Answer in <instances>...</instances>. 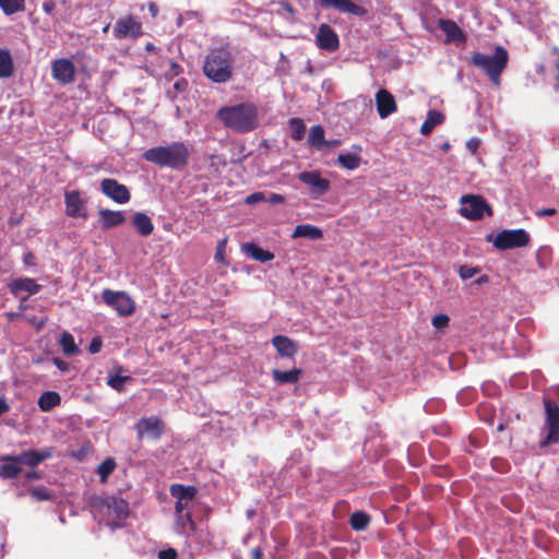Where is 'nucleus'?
Returning a JSON list of instances; mask_svg holds the SVG:
<instances>
[{
    "label": "nucleus",
    "mask_w": 559,
    "mask_h": 559,
    "mask_svg": "<svg viewBox=\"0 0 559 559\" xmlns=\"http://www.w3.org/2000/svg\"><path fill=\"white\" fill-rule=\"evenodd\" d=\"M530 240V234L522 228L504 229L497 234L493 246L499 250H508L525 247L528 245Z\"/></svg>",
    "instance_id": "1a4fd4ad"
},
{
    "label": "nucleus",
    "mask_w": 559,
    "mask_h": 559,
    "mask_svg": "<svg viewBox=\"0 0 559 559\" xmlns=\"http://www.w3.org/2000/svg\"><path fill=\"white\" fill-rule=\"evenodd\" d=\"M116 39H136L143 35L142 23L133 15H127L116 21L112 29Z\"/></svg>",
    "instance_id": "9d476101"
},
{
    "label": "nucleus",
    "mask_w": 559,
    "mask_h": 559,
    "mask_svg": "<svg viewBox=\"0 0 559 559\" xmlns=\"http://www.w3.org/2000/svg\"><path fill=\"white\" fill-rule=\"evenodd\" d=\"M8 288L13 295H17L20 292H26L34 295L40 292L41 285L37 284L33 278L20 277L12 280L8 284Z\"/></svg>",
    "instance_id": "5701e85b"
},
{
    "label": "nucleus",
    "mask_w": 559,
    "mask_h": 559,
    "mask_svg": "<svg viewBox=\"0 0 559 559\" xmlns=\"http://www.w3.org/2000/svg\"><path fill=\"white\" fill-rule=\"evenodd\" d=\"M95 506L106 510L108 518H112L118 521L126 520L129 515V504L122 498L98 497Z\"/></svg>",
    "instance_id": "ddd939ff"
},
{
    "label": "nucleus",
    "mask_w": 559,
    "mask_h": 559,
    "mask_svg": "<svg viewBox=\"0 0 559 559\" xmlns=\"http://www.w3.org/2000/svg\"><path fill=\"white\" fill-rule=\"evenodd\" d=\"M292 238H307L310 240H320L323 238V231L321 228L310 225L300 224L297 225L292 234Z\"/></svg>",
    "instance_id": "a878e982"
},
{
    "label": "nucleus",
    "mask_w": 559,
    "mask_h": 559,
    "mask_svg": "<svg viewBox=\"0 0 559 559\" xmlns=\"http://www.w3.org/2000/svg\"><path fill=\"white\" fill-rule=\"evenodd\" d=\"M548 258H542V263H547L548 264Z\"/></svg>",
    "instance_id": "69168bd1"
},
{
    "label": "nucleus",
    "mask_w": 559,
    "mask_h": 559,
    "mask_svg": "<svg viewBox=\"0 0 559 559\" xmlns=\"http://www.w3.org/2000/svg\"><path fill=\"white\" fill-rule=\"evenodd\" d=\"M52 361H53L55 366H56L59 370H61V371H66V370H68V367H69L68 362H66L64 360L60 359L59 357H55V358L52 359Z\"/></svg>",
    "instance_id": "4d7b16f0"
},
{
    "label": "nucleus",
    "mask_w": 559,
    "mask_h": 559,
    "mask_svg": "<svg viewBox=\"0 0 559 559\" xmlns=\"http://www.w3.org/2000/svg\"><path fill=\"white\" fill-rule=\"evenodd\" d=\"M75 66L67 58L56 59L51 63L52 78L62 85L71 84L75 81Z\"/></svg>",
    "instance_id": "4468645a"
},
{
    "label": "nucleus",
    "mask_w": 559,
    "mask_h": 559,
    "mask_svg": "<svg viewBox=\"0 0 559 559\" xmlns=\"http://www.w3.org/2000/svg\"><path fill=\"white\" fill-rule=\"evenodd\" d=\"M23 263L26 266H35L36 265V257H35V254L32 253V252L25 253L24 257H23Z\"/></svg>",
    "instance_id": "5fc2aeb1"
},
{
    "label": "nucleus",
    "mask_w": 559,
    "mask_h": 559,
    "mask_svg": "<svg viewBox=\"0 0 559 559\" xmlns=\"http://www.w3.org/2000/svg\"><path fill=\"white\" fill-rule=\"evenodd\" d=\"M24 478L27 481L37 480L41 478V473L35 469L28 471L25 473Z\"/></svg>",
    "instance_id": "6e6d98bb"
},
{
    "label": "nucleus",
    "mask_w": 559,
    "mask_h": 559,
    "mask_svg": "<svg viewBox=\"0 0 559 559\" xmlns=\"http://www.w3.org/2000/svg\"><path fill=\"white\" fill-rule=\"evenodd\" d=\"M37 404L43 412H50L61 404V396L56 391H46L39 396Z\"/></svg>",
    "instance_id": "c85d7f7f"
},
{
    "label": "nucleus",
    "mask_w": 559,
    "mask_h": 559,
    "mask_svg": "<svg viewBox=\"0 0 559 559\" xmlns=\"http://www.w3.org/2000/svg\"><path fill=\"white\" fill-rule=\"evenodd\" d=\"M117 463L114 457H106L98 466H97V475L99 476V480L102 484L106 483L109 475L116 469Z\"/></svg>",
    "instance_id": "c9c22d12"
},
{
    "label": "nucleus",
    "mask_w": 559,
    "mask_h": 559,
    "mask_svg": "<svg viewBox=\"0 0 559 559\" xmlns=\"http://www.w3.org/2000/svg\"><path fill=\"white\" fill-rule=\"evenodd\" d=\"M316 45L321 50L334 52L340 47L338 35L329 24L323 23L318 28Z\"/></svg>",
    "instance_id": "dca6fc26"
},
{
    "label": "nucleus",
    "mask_w": 559,
    "mask_h": 559,
    "mask_svg": "<svg viewBox=\"0 0 559 559\" xmlns=\"http://www.w3.org/2000/svg\"><path fill=\"white\" fill-rule=\"evenodd\" d=\"M25 7L24 0H0V8L7 15H12L23 11Z\"/></svg>",
    "instance_id": "58836bf2"
},
{
    "label": "nucleus",
    "mask_w": 559,
    "mask_h": 559,
    "mask_svg": "<svg viewBox=\"0 0 559 559\" xmlns=\"http://www.w3.org/2000/svg\"><path fill=\"white\" fill-rule=\"evenodd\" d=\"M234 59L226 48H214L204 58L203 74L214 83H226L233 76Z\"/></svg>",
    "instance_id": "20e7f679"
},
{
    "label": "nucleus",
    "mask_w": 559,
    "mask_h": 559,
    "mask_svg": "<svg viewBox=\"0 0 559 559\" xmlns=\"http://www.w3.org/2000/svg\"><path fill=\"white\" fill-rule=\"evenodd\" d=\"M549 255H550V249L547 248V247L540 248L537 251V260H538L539 265L542 267H546L547 266V263H542V258H549Z\"/></svg>",
    "instance_id": "3c124183"
},
{
    "label": "nucleus",
    "mask_w": 559,
    "mask_h": 559,
    "mask_svg": "<svg viewBox=\"0 0 559 559\" xmlns=\"http://www.w3.org/2000/svg\"><path fill=\"white\" fill-rule=\"evenodd\" d=\"M108 27H109V25L105 26L103 31H104V32H107V31H108Z\"/></svg>",
    "instance_id": "338daca9"
},
{
    "label": "nucleus",
    "mask_w": 559,
    "mask_h": 559,
    "mask_svg": "<svg viewBox=\"0 0 559 559\" xmlns=\"http://www.w3.org/2000/svg\"><path fill=\"white\" fill-rule=\"evenodd\" d=\"M555 68L559 72V59L556 61Z\"/></svg>",
    "instance_id": "0e129e2a"
},
{
    "label": "nucleus",
    "mask_w": 559,
    "mask_h": 559,
    "mask_svg": "<svg viewBox=\"0 0 559 559\" xmlns=\"http://www.w3.org/2000/svg\"><path fill=\"white\" fill-rule=\"evenodd\" d=\"M251 559H263V551L260 547H255L250 551Z\"/></svg>",
    "instance_id": "13d9d810"
},
{
    "label": "nucleus",
    "mask_w": 559,
    "mask_h": 559,
    "mask_svg": "<svg viewBox=\"0 0 559 559\" xmlns=\"http://www.w3.org/2000/svg\"><path fill=\"white\" fill-rule=\"evenodd\" d=\"M298 179L309 186L310 192L316 195H322L330 190V180L322 178L318 171H302Z\"/></svg>",
    "instance_id": "a211bd4d"
},
{
    "label": "nucleus",
    "mask_w": 559,
    "mask_h": 559,
    "mask_svg": "<svg viewBox=\"0 0 559 559\" xmlns=\"http://www.w3.org/2000/svg\"><path fill=\"white\" fill-rule=\"evenodd\" d=\"M170 495L176 498L175 512L183 513V510L188 507L197 496V488L194 486H185L182 484H173L169 488Z\"/></svg>",
    "instance_id": "2eb2a0df"
},
{
    "label": "nucleus",
    "mask_w": 559,
    "mask_h": 559,
    "mask_svg": "<svg viewBox=\"0 0 559 559\" xmlns=\"http://www.w3.org/2000/svg\"><path fill=\"white\" fill-rule=\"evenodd\" d=\"M449 321H450V318L448 314L440 313L432 318L431 323H432L433 328L440 330V329L447 328L449 324Z\"/></svg>",
    "instance_id": "c03bdc74"
},
{
    "label": "nucleus",
    "mask_w": 559,
    "mask_h": 559,
    "mask_svg": "<svg viewBox=\"0 0 559 559\" xmlns=\"http://www.w3.org/2000/svg\"><path fill=\"white\" fill-rule=\"evenodd\" d=\"M135 429L139 438L147 435L153 439H159L164 433L165 425L158 417H143L138 421Z\"/></svg>",
    "instance_id": "f3484780"
},
{
    "label": "nucleus",
    "mask_w": 559,
    "mask_h": 559,
    "mask_svg": "<svg viewBox=\"0 0 559 559\" xmlns=\"http://www.w3.org/2000/svg\"><path fill=\"white\" fill-rule=\"evenodd\" d=\"M437 24L438 27L445 34V43H453L459 46L466 41V34L454 21L448 19H439Z\"/></svg>",
    "instance_id": "6ab92c4d"
},
{
    "label": "nucleus",
    "mask_w": 559,
    "mask_h": 559,
    "mask_svg": "<svg viewBox=\"0 0 559 559\" xmlns=\"http://www.w3.org/2000/svg\"><path fill=\"white\" fill-rule=\"evenodd\" d=\"M143 158L159 167L180 169L188 165L190 151L183 142H173L166 146H155L143 153Z\"/></svg>",
    "instance_id": "7ed1b4c3"
},
{
    "label": "nucleus",
    "mask_w": 559,
    "mask_h": 559,
    "mask_svg": "<svg viewBox=\"0 0 559 559\" xmlns=\"http://www.w3.org/2000/svg\"><path fill=\"white\" fill-rule=\"evenodd\" d=\"M53 9H55V3L52 1H46V2L43 3V10L47 14H51Z\"/></svg>",
    "instance_id": "052dcab7"
},
{
    "label": "nucleus",
    "mask_w": 559,
    "mask_h": 559,
    "mask_svg": "<svg viewBox=\"0 0 559 559\" xmlns=\"http://www.w3.org/2000/svg\"><path fill=\"white\" fill-rule=\"evenodd\" d=\"M272 344L278 355L284 358H294L298 352L297 344L285 335H276L272 338Z\"/></svg>",
    "instance_id": "b1692460"
},
{
    "label": "nucleus",
    "mask_w": 559,
    "mask_h": 559,
    "mask_svg": "<svg viewBox=\"0 0 559 559\" xmlns=\"http://www.w3.org/2000/svg\"><path fill=\"white\" fill-rule=\"evenodd\" d=\"M337 143V141L334 142H326L324 138V129L321 124H317L311 127L308 135V144L310 146H314L317 148H321L322 146L330 147L332 144Z\"/></svg>",
    "instance_id": "bb28decb"
},
{
    "label": "nucleus",
    "mask_w": 559,
    "mask_h": 559,
    "mask_svg": "<svg viewBox=\"0 0 559 559\" xmlns=\"http://www.w3.org/2000/svg\"><path fill=\"white\" fill-rule=\"evenodd\" d=\"M509 62V53L502 46H496L495 53L488 56L478 51H474L471 56L469 63L481 69L495 85L500 84V76Z\"/></svg>",
    "instance_id": "39448f33"
},
{
    "label": "nucleus",
    "mask_w": 559,
    "mask_h": 559,
    "mask_svg": "<svg viewBox=\"0 0 559 559\" xmlns=\"http://www.w3.org/2000/svg\"><path fill=\"white\" fill-rule=\"evenodd\" d=\"M480 145V140L477 138H472L466 142V147L472 154H476L478 147Z\"/></svg>",
    "instance_id": "8fccbe9b"
},
{
    "label": "nucleus",
    "mask_w": 559,
    "mask_h": 559,
    "mask_svg": "<svg viewBox=\"0 0 559 559\" xmlns=\"http://www.w3.org/2000/svg\"><path fill=\"white\" fill-rule=\"evenodd\" d=\"M479 272L478 267H473L468 265H462L459 269V275L462 280H469L474 275H476Z\"/></svg>",
    "instance_id": "37998d69"
},
{
    "label": "nucleus",
    "mask_w": 559,
    "mask_h": 559,
    "mask_svg": "<svg viewBox=\"0 0 559 559\" xmlns=\"http://www.w3.org/2000/svg\"><path fill=\"white\" fill-rule=\"evenodd\" d=\"M29 493L32 498H34L37 501H46L51 500L53 498L52 492L44 486L32 488L29 490Z\"/></svg>",
    "instance_id": "a19ab883"
},
{
    "label": "nucleus",
    "mask_w": 559,
    "mask_h": 559,
    "mask_svg": "<svg viewBox=\"0 0 559 559\" xmlns=\"http://www.w3.org/2000/svg\"><path fill=\"white\" fill-rule=\"evenodd\" d=\"M197 525L190 512L176 514V531L179 534L194 533Z\"/></svg>",
    "instance_id": "2f4dec72"
},
{
    "label": "nucleus",
    "mask_w": 559,
    "mask_h": 559,
    "mask_svg": "<svg viewBox=\"0 0 559 559\" xmlns=\"http://www.w3.org/2000/svg\"><path fill=\"white\" fill-rule=\"evenodd\" d=\"M288 127L290 131V136L295 141L302 140L306 131V124L300 118H292L288 120Z\"/></svg>",
    "instance_id": "4c0bfd02"
},
{
    "label": "nucleus",
    "mask_w": 559,
    "mask_h": 559,
    "mask_svg": "<svg viewBox=\"0 0 559 559\" xmlns=\"http://www.w3.org/2000/svg\"><path fill=\"white\" fill-rule=\"evenodd\" d=\"M377 111L380 118L384 119L397 110L396 102L393 95L384 88L376 94Z\"/></svg>",
    "instance_id": "aec40b11"
},
{
    "label": "nucleus",
    "mask_w": 559,
    "mask_h": 559,
    "mask_svg": "<svg viewBox=\"0 0 559 559\" xmlns=\"http://www.w3.org/2000/svg\"><path fill=\"white\" fill-rule=\"evenodd\" d=\"M122 370H123L122 366H117L116 367L117 374L109 376L106 381L107 385L110 386L111 389L116 390L117 392H122L124 390L123 384L126 382L132 381V377L120 374V372H122Z\"/></svg>",
    "instance_id": "72a5a7b5"
},
{
    "label": "nucleus",
    "mask_w": 559,
    "mask_h": 559,
    "mask_svg": "<svg viewBox=\"0 0 559 559\" xmlns=\"http://www.w3.org/2000/svg\"><path fill=\"white\" fill-rule=\"evenodd\" d=\"M243 251L251 257L253 260L259 262H269L274 259V253L269 250H264L253 242L246 243Z\"/></svg>",
    "instance_id": "c756f323"
},
{
    "label": "nucleus",
    "mask_w": 559,
    "mask_h": 559,
    "mask_svg": "<svg viewBox=\"0 0 559 559\" xmlns=\"http://www.w3.org/2000/svg\"><path fill=\"white\" fill-rule=\"evenodd\" d=\"M60 346L62 348L63 354L67 356H72L79 352L73 335L67 331H64L61 335Z\"/></svg>",
    "instance_id": "e433bc0d"
},
{
    "label": "nucleus",
    "mask_w": 559,
    "mask_h": 559,
    "mask_svg": "<svg viewBox=\"0 0 559 559\" xmlns=\"http://www.w3.org/2000/svg\"><path fill=\"white\" fill-rule=\"evenodd\" d=\"M462 206L460 214L472 221L481 219L485 213L488 216L492 215L491 206L486 202L481 195L467 194L463 195L460 200Z\"/></svg>",
    "instance_id": "0eeeda50"
},
{
    "label": "nucleus",
    "mask_w": 559,
    "mask_h": 559,
    "mask_svg": "<svg viewBox=\"0 0 559 559\" xmlns=\"http://www.w3.org/2000/svg\"><path fill=\"white\" fill-rule=\"evenodd\" d=\"M444 120V115L437 110H429L426 120L420 127V133L423 135H429L432 130L441 124Z\"/></svg>",
    "instance_id": "7c9ffc66"
},
{
    "label": "nucleus",
    "mask_w": 559,
    "mask_h": 559,
    "mask_svg": "<svg viewBox=\"0 0 559 559\" xmlns=\"http://www.w3.org/2000/svg\"><path fill=\"white\" fill-rule=\"evenodd\" d=\"M103 341L100 337H94L88 346V352L91 354H96L102 349Z\"/></svg>",
    "instance_id": "de8ad7c7"
},
{
    "label": "nucleus",
    "mask_w": 559,
    "mask_h": 559,
    "mask_svg": "<svg viewBox=\"0 0 559 559\" xmlns=\"http://www.w3.org/2000/svg\"><path fill=\"white\" fill-rule=\"evenodd\" d=\"M546 436L539 441V447L559 443V405L549 399L544 400Z\"/></svg>",
    "instance_id": "423d86ee"
},
{
    "label": "nucleus",
    "mask_w": 559,
    "mask_h": 559,
    "mask_svg": "<svg viewBox=\"0 0 559 559\" xmlns=\"http://www.w3.org/2000/svg\"><path fill=\"white\" fill-rule=\"evenodd\" d=\"M52 456V448L27 450L15 455H4L0 459V478H15L22 472L21 465L34 468Z\"/></svg>",
    "instance_id": "f03ea898"
},
{
    "label": "nucleus",
    "mask_w": 559,
    "mask_h": 559,
    "mask_svg": "<svg viewBox=\"0 0 559 559\" xmlns=\"http://www.w3.org/2000/svg\"><path fill=\"white\" fill-rule=\"evenodd\" d=\"M266 202H270L272 204H281L285 202V197L280 193L271 192L266 194Z\"/></svg>",
    "instance_id": "09e8293b"
},
{
    "label": "nucleus",
    "mask_w": 559,
    "mask_h": 559,
    "mask_svg": "<svg viewBox=\"0 0 559 559\" xmlns=\"http://www.w3.org/2000/svg\"><path fill=\"white\" fill-rule=\"evenodd\" d=\"M322 7L333 8L342 13H350L357 16L366 14V9L350 0H320Z\"/></svg>",
    "instance_id": "4be33fe9"
},
{
    "label": "nucleus",
    "mask_w": 559,
    "mask_h": 559,
    "mask_svg": "<svg viewBox=\"0 0 559 559\" xmlns=\"http://www.w3.org/2000/svg\"><path fill=\"white\" fill-rule=\"evenodd\" d=\"M102 298L104 302L114 308L120 317H129L135 311V302L126 292L104 289Z\"/></svg>",
    "instance_id": "6e6552de"
},
{
    "label": "nucleus",
    "mask_w": 559,
    "mask_h": 559,
    "mask_svg": "<svg viewBox=\"0 0 559 559\" xmlns=\"http://www.w3.org/2000/svg\"><path fill=\"white\" fill-rule=\"evenodd\" d=\"M100 192L118 204H126L131 199L128 187L114 178H104L99 185Z\"/></svg>",
    "instance_id": "f8f14e48"
},
{
    "label": "nucleus",
    "mask_w": 559,
    "mask_h": 559,
    "mask_svg": "<svg viewBox=\"0 0 559 559\" xmlns=\"http://www.w3.org/2000/svg\"><path fill=\"white\" fill-rule=\"evenodd\" d=\"M177 556L178 554L175 548H167L158 552V559H177Z\"/></svg>",
    "instance_id": "49530a36"
},
{
    "label": "nucleus",
    "mask_w": 559,
    "mask_h": 559,
    "mask_svg": "<svg viewBox=\"0 0 559 559\" xmlns=\"http://www.w3.org/2000/svg\"><path fill=\"white\" fill-rule=\"evenodd\" d=\"M10 411V405L7 403V401L2 397H0V416L8 413Z\"/></svg>",
    "instance_id": "bf43d9fd"
},
{
    "label": "nucleus",
    "mask_w": 559,
    "mask_h": 559,
    "mask_svg": "<svg viewBox=\"0 0 559 559\" xmlns=\"http://www.w3.org/2000/svg\"><path fill=\"white\" fill-rule=\"evenodd\" d=\"M260 202H266V193L261 192V191L253 192V193L249 194L248 197H246V199H245V203L248 205H253V204H257Z\"/></svg>",
    "instance_id": "79ce46f5"
},
{
    "label": "nucleus",
    "mask_w": 559,
    "mask_h": 559,
    "mask_svg": "<svg viewBox=\"0 0 559 559\" xmlns=\"http://www.w3.org/2000/svg\"><path fill=\"white\" fill-rule=\"evenodd\" d=\"M132 226L142 236L147 237L154 231V224L148 215L142 212H135L132 216Z\"/></svg>",
    "instance_id": "393cba45"
},
{
    "label": "nucleus",
    "mask_w": 559,
    "mask_h": 559,
    "mask_svg": "<svg viewBox=\"0 0 559 559\" xmlns=\"http://www.w3.org/2000/svg\"><path fill=\"white\" fill-rule=\"evenodd\" d=\"M301 373H302V370L299 368H294L288 371H282L278 369L272 370L273 380L280 384L297 383L300 379Z\"/></svg>",
    "instance_id": "cd10ccee"
},
{
    "label": "nucleus",
    "mask_w": 559,
    "mask_h": 559,
    "mask_svg": "<svg viewBox=\"0 0 559 559\" xmlns=\"http://www.w3.org/2000/svg\"><path fill=\"white\" fill-rule=\"evenodd\" d=\"M337 162L343 168L354 170L359 167L360 157L352 153L340 154L337 157Z\"/></svg>",
    "instance_id": "ea45409f"
},
{
    "label": "nucleus",
    "mask_w": 559,
    "mask_h": 559,
    "mask_svg": "<svg viewBox=\"0 0 559 559\" xmlns=\"http://www.w3.org/2000/svg\"><path fill=\"white\" fill-rule=\"evenodd\" d=\"M98 225L107 230L122 225L126 222V216L122 211H112L109 209H100L98 211Z\"/></svg>",
    "instance_id": "412c9836"
},
{
    "label": "nucleus",
    "mask_w": 559,
    "mask_h": 559,
    "mask_svg": "<svg viewBox=\"0 0 559 559\" xmlns=\"http://www.w3.org/2000/svg\"><path fill=\"white\" fill-rule=\"evenodd\" d=\"M182 71V68L181 66L174 61V60H170L169 61V69L166 71V78L167 79H174L175 76L179 75Z\"/></svg>",
    "instance_id": "a18cd8bd"
},
{
    "label": "nucleus",
    "mask_w": 559,
    "mask_h": 559,
    "mask_svg": "<svg viewBox=\"0 0 559 559\" xmlns=\"http://www.w3.org/2000/svg\"><path fill=\"white\" fill-rule=\"evenodd\" d=\"M557 213V210L554 209V207H548V209H542V210H537L535 212V215L538 216V217H545V216H552Z\"/></svg>",
    "instance_id": "864d4df0"
},
{
    "label": "nucleus",
    "mask_w": 559,
    "mask_h": 559,
    "mask_svg": "<svg viewBox=\"0 0 559 559\" xmlns=\"http://www.w3.org/2000/svg\"><path fill=\"white\" fill-rule=\"evenodd\" d=\"M555 82L556 83H555L554 87L556 91H559V73L555 76Z\"/></svg>",
    "instance_id": "e2e57ef3"
},
{
    "label": "nucleus",
    "mask_w": 559,
    "mask_h": 559,
    "mask_svg": "<svg viewBox=\"0 0 559 559\" xmlns=\"http://www.w3.org/2000/svg\"><path fill=\"white\" fill-rule=\"evenodd\" d=\"M487 282H488V276H487V275H483V276H480V277L476 281V283H477V284H483V283H487Z\"/></svg>",
    "instance_id": "680f3d73"
},
{
    "label": "nucleus",
    "mask_w": 559,
    "mask_h": 559,
    "mask_svg": "<svg viewBox=\"0 0 559 559\" xmlns=\"http://www.w3.org/2000/svg\"><path fill=\"white\" fill-rule=\"evenodd\" d=\"M14 62L8 49L0 48V79H8L13 75Z\"/></svg>",
    "instance_id": "473e14b6"
},
{
    "label": "nucleus",
    "mask_w": 559,
    "mask_h": 559,
    "mask_svg": "<svg viewBox=\"0 0 559 559\" xmlns=\"http://www.w3.org/2000/svg\"><path fill=\"white\" fill-rule=\"evenodd\" d=\"M188 85H189L188 80L181 78L174 83V88L177 92L182 93L188 88Z\"/></svg>",
    "instance_id": "603ef678"
},
{
    "label": "nucleus",
    "mask_w": 559,
    "mask_h": 559,
    "mask_svg": "<svg viewBox=\"0 0 559 559\" xmlns=\"http://www.w3.org/2000/svg\"><path fill=\"white\" fill-rule=\"evenodd\" d=\"M66 215L71 218L86 219L88 217L87 200L79 190L64 192Z\"/></svg>",
    "instance_id": "9b49d317"
},
{
    "label": "nucleus",
    "mask_w": 559,
    "mask_h": 559,
    "mask_svg": "<svg viewBox=\"0 0 559 559\" xmlns=\"http://www.w3.org/2000/svg\"><path fill=\"white\" fill-rule=\"evenodd\" d=\"M371 518L365 511H356L350 515L349 524L355 531H364L367 528Z\"/></svg>",
    "instance_id": "f704fd0d"
},
{
    "label": "nucleus",
    "mask_w": 559,
    "mask_h": 559,
    "mask_svg": "<svg viewBox=\"0 0 559 559\" xmlns=\"http://www.w3.org/2000/svg\"><path fill=\"white\" fill-rule=\"evenodd\" d=\"M216 116L226 128L239 133L250 132L258 127V109L251 103L222 107Z\"/></svg>",
    "instance_id": "f257e3e1"
}]
</instances>
